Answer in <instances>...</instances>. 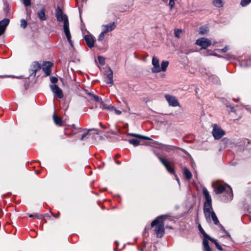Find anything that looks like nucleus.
<instances>
[{
	"label": "nucleus",
	"mask_w": 251,
	"mask_h": 251,
	"mask_svg": "<svg viewBox=\"0 0 251 251\" xmlns=\"http://www.w3.org/2000/svg\"><path fill=\"white\" fill-rule=\"evenodd\" d=\"M50 81L53 83V84H55L58 81V79L56 77H55V76H51L50 77Z\"/></svg>",
	"instance_id": "nucleus-42"
},
{
	"label": "nucleus",
	"mask_w": 251,
	"mask_h": 251,
	"mask_svg": "<svg viewBox=\"0 0 251 251\" xmlns=\"http://www.w3.org/2000/svg\"><path fill=\"white\" fill-rule=\"evenodd\" d=\"M91 130V129L88 130L86 132L83 133V134L81 136V137L80 138L81 140H83L85 139V137L89 134V131Z\"/></svg>",
	"instance_id": "nucleus-39"
},
{
	"label": "nucleus",
	"mask_w": 251,
	"mask_h": 251,
	"mask_svg": "<svg viewBox=\"0 0 251 251\" xmlns=\"http://www.w3.org/2000/svg\"><path fill=\"white\" fill-rule=\"evenodd\" d=\"M63 29L68 42L69 43L70 45L73 47V44L72 41L71 40V35L69 30V23L68 19H65V23H64L63 25Z\"/></svg>",
	"instance_id": "nucleus-4"
},
{
	"label": "nucleus",
	"mask_w": 251,
	"mask_h": 251,
	"mask_svg": "<svg viewBox=\"0 0 251 251\" xmlns=\"http://www.w3.org/2000/svg\"><path fill=\"white\" fill-rule=\"evenodd\" d=\"M53 63L50 61H46L43 63L42 70L45 74V76L50 75L51 72V68Z\"/></svg>",
	"instance_id": "nucleus-10"
},
{
	"label": "nucleus",
	"mask_w": 251,
	"mask_h": 251,
	"mask_svg": "<svg viewBox=\"0 0 251 251\" xmlns=\"http://www.w3.org/2000/svg\"><path fill=\"white\" fill-rule=\"evenodd\" d=\"M209 239H203L202 244L203 247V251H211V249L209 246L208 241Z\"/></svg>",
	"instance_id": "nucleus-21"
},
{
	"label": "nucleus",
	"mask_w": 251,
	"mask_h": 251,
	"mask_svg": "<svg viewBox=\"0 0 251 251\" xmlns=\"http://www.w3.org/2000/svg\"><path fill=\"white\" fill-rule=\"evenodd\" d=\"M208 31V29L206 27H201L200 28V33L201 34H206Z\"/></svg>",
	"instance_id": "nucleus-36"
},
{
	"label": "nucleus",
	"mask_w": 251,
	"mask_h": 251,
	"mask_svg": "<svg viewBox=\"0 0 251 251\" xmlns=\"http://www.w3.org/2000/svg\"><path fill=\"white\" fill-rule=\"evenodd\" d=\"M52 215H53V216H54L55 218H58L59 216V215H60V213L58 212L57 215H54V214H52Z\"/></svg>",
	"instance_id": "nucleus-49"
},
{
	"label": "nucleus",
	"mask_w": 251,
	"mask_h": 251,
	"mask_svg": "<svg viewBox=\"0 0 251 251\" xmlns=\"http://www.w3.org/2000/svg\"><path fill=\"white\" fill-rule=\"evenodd\" d=\"M169 5L170 7V9H172V8H173V7L175 5L174 0H170Z\"/></svg>",
	"instance_id": "nucleus-44"
},
{
	"label": "nucleus",
	"mask_w": 251,
	"mask_h": 251,
	"mask_svg": "<svg viewBox=\"0 0 251 251\" xmlns=\"http://www.w3.org/2000/svg\"><path fill=\"white\" fill-rule=\"evenodd\" d=\"M212 201L204 202L203 205V212L207 221H210V213L213 212Z\"/></svg>",
	"instance_id": "nucleus-3"
},
{
	"label": "nucleus",
	"mask_w": 251,
	"mask_h": 251,
	"mask_svg": "<svg viewBox=\"0 0 251 251\" xmlns=\"http://www.w3.org/2000/svg\"><path fill=\"white\" fill-rule=\"evenodd\" d=\"M115 162L118 165H120L121 164V162L119 161L116 160Z\"/></svg>",
	"instance_id": "nucleus-51"
},
{
	"label": "nucleus",
	"mask_w": 251,
	"mask_h": 251,
	"mask_svg": "<svg viewBox=\"0 0 251 251\" xmlns=\"http://www.w3.org/2000/svg\"><path fill=\"white\" fill-rule=\"evenodd\" d=\"M209 79L214 83H218L219 81V78L216 75H211L209 77Z\"/></svg>",
	"instance_id": "nucleus-34"
},
{
	"label": "nucleus",
	"mask_w": 251,
	"mask_h": 251,
	"mask_svg": "<svg viewBox=\"0 0 251 251\" xmlns=\"http://www.w3.org/2000/svg\"><path fill=\"white\" fill-rule=\"evenodd\" d=\"M167 227H168L170 229H173L172 227V226H167Z\"/></svg>",
	"instance_id": "nucleus-53"
},
{
	"label": "nucleus",
	"mask_w": 251,
	"mask_h": 251,
	"mask_svg": "<svg viewBox=\"0 0 251 251\" xmlns=\"http://www.w3.org/2000/svg\"><path fill=\"white\" fill-rule=\"evenodd\" d=\"M196 44L202 49H206L211 45V42L207 38H200L196 41Z\"/></svg>",
	"instance_id": "nucleus-7"
},
{
	"label": "nucleus",
	"mask_w": 251,
	"mask_h": 251,
	"mask_svg": "<svg viewBox=\"0 0 251 251\" xmlns=\"http://www.w3.org/2000/svg\"><path fill=\"white\" fill-rule=\"evenodd\" d=\"M55 15L58 22H64L65 23V19H68L66 15H64L62 10L59 7L55 9Z\"/></svg>",
	"instance_id": "nucleus-8"
},
{
	"label": "nucleus",
	"mask_w": 251,
	"mask_h": 251,
	"mask_svg": "<svg viewBox=\"0 0 251 251\" xmlns=\"http://www.w3.org/2000/svg\"><path fill=\"white\" fill-rule=\"evenodd\" d=\"M224 58L227 59H230L232 58V56L231 55H227V54H226V56L224 57Z\"/></svg>",
	"instance_id": "nucleus-48"
},
{
	"label": "nucleus",
	"mask_w": 251,
	"mask_h": 251,
	"mask_svg": "<svg viewBox=\"0 0 251 251\" xmlns=\"http://www.w3.org/2000/svg\"><path fill=\"white\" fill-rule=\"evenodd\" d=\"M211 219H212V220L213 221V222L215 225H219L221 229H223V230H224L226 232V231L225 230V228L223 226L220 224L219 220H218L215 213L214 211L210 213V220Z\"/></svg>",
	"instance_id": "nucleus-17"
},
{
	"label": "nucleus",
	"mask_w": 251,
	"mask_h": 251,
	"mask_svg": "<svg viewBox=\"0 0 251 251\" xmlns=\"http://www.w3.org/2000/svg\"><path fill=\"white\" fill-rule=\"evenodd\" d=\"M182 171L183 175L187 180H190L192 178V174L187 167H184Z\"/></svg>",
	"instance_id": "nucleus-18"
},
{
	"label": "nucleus",
	"mask_w": 251,
	"mask_h": 251,
	"mask_svg": "<svg viewBox=\"0 0 251 251\" xmlns=\"http://www.w3.org/2000/svg\"><path fill=\"white\" fill-rule=\"evenodd\" d=\"M152 64L153 68L151 69L152 73L160 72L159 60L155 57H153L152 59Z\"/></svg>",
	"instance_id": "nucleus-13"
},
{
	"label": "nucleus",
	"mask_w": 251,
	"mask_h": 251,
	"mask_svg": "<svg viewBox=\"0 0 251 251\" xmlns=\"http://www.w3.org/2000/svg\"><path fill=\"white\" fill-rule=\"evenodd\" d=\"M114 110H115V113L118 115L121 114V113H122V112L119 110L115 109Z\"/></svg>",
	"instance_id": "nucleus-47"
},
{
	"label": "nucleus",
	"mask_w": 251,
	"mask_h": 251,
	"mask_svg": "<svg viewBox=\"0 0 251 251\" xmlns=\"http://www.w3.org/2000/svg\"><path fill=\"white\" fill-rule=\"evenodd\" d=\"M45 9L43 8L37 12V16L41 21H45L47 19L45 15Z\"/></svg>",
	"instance_id": "nucleus-20"
},
{
	"label": "nucleus",
	"mask_w": 251,
	"mask_h": 251,
	"mask_svg": "<svg viewBox=\"0 0 251 251\" xmlns=\"http://www.w3.org/2000/svg\"><path fill=\"white\" fill-rule=\"evenodd\" d=\"M27 25V22L25 20L22 19L21 20V26L22 28H25L26 27Z\"/></svg>",
	"instance_id": "nucleus-37"
},
{
	"label": "nucleus",
	"mask_w": 251,
	"mask_h": 251,
	"mask_svg": "<svg viewBox=\"0 0 251 251\" xmlns=\"http://www.w3.org/2000/svg\"><path fill=\"white\" fill-rule=\"evenodd\" d=\"M209 240L211 241L212 242L214 243L216 247V248L220 250V251H223V248L219 245V244L217 242V241L215 239H213L211 237H210L209 238Z\"/></svg>",
	"instance_id": "nucleus-31"
},
{
	"label": "nucleus",
	"mask_w": 251,
	"mask_h": 251,
	"mask_svg": "<svg viewBox=\"0 0 251 251\" xmlns=\"http://www.w3.org/2000/svg\"><path fill=\"white\" fill-rule=\"evenodd\" d=\"M148 230L149 229L147 228H146V227L145 228L144 232L143 235V236L144 237H145V236L147 237V236H148V234H147V232H148Z\"/></svg>",
	"instance_id": "nucleus-45"
},
{
	"label": "nucleus",
	"mask_w": 251,
	"mask_h": 251,
	"mask_svg": "<svg viewBox=\"0 0 251 251\" xmlns=\"http://www.w3.org/2000/svg\"><path fill=\"white\" fill-rule=\"evenodd\" d=\"M22 1L25 6L27 7L28 6H30L31 0H22Z\"/></svg>",
	"instance_id": "nucleus-40"
},
{
	"label": "nucleus",
	"mask_w": 251,
	"mask_h": 251,
	"mask_svg": "<svg viewBox=\"0 0 251 251\" xmlns=\"http://www.w3.org/2000/svg\"><path fill=\"white\" fill-rule=\"evenodd\" d=\"M202 193L205 199V202L212 201L211 196L207 189L205 187L202 188Z\"/></svg>",
	"instance_id": "nucleus-19"
},
{
	"label": "nucleus",
	"mask_w": 251,
	"mask_h": 251,
	"mask_svg": "<svg viewBox=\"0 0 251 251\" xmlns=\"http://www.w3.org/2000/svg\"><path fill=\"white\" fill-rule=\"evenodd\" d=\"M198 228L200 232V233L202 235L203 239H209L210 236L204 231V230L202 228L201 225L200 224L198 226Z\"/></svg>",
	"instance_id": "nucleus-23"
},
{
	"label": "nucleus",
	"mask_w": 251,
	"mask_h": 251,
	"mask_svg": "<svg viewBox=\"0 0 251 251\" xmlns=\"http://www.w3.org/2000/svg\"><path fill=\"white\" fill-rule=\"evenodd\" d=\"M213 4L216 7H222L224 5L223 0H214L212 2Z\"/></svg>",
	"instance_id": "nucleus-25"
},
{
	"label": "nucleus",
	"mask_w": 251,
	"mask_h": 251,
	"mask_svg": "<svg viewBox=\"0 0 251 251\" xmlns=\"http://www.w3.org/2000/svg\"><path fill=\"white\" fill-rule=\"evenodd\" d=\"M41 69V64L37 61H34L31 65V69H30V76H35L36 72Z\"/></svg>",
	"instance_id": "nucleus-11"
},
{
	"label": "nucleus",
	"mask_w": 251,
	"mask_h": 251,
	"mask_svg": "<svg viewBox=\"0 0 251 251\" xmlns=\"http://www.w3.org/2000/svg\"><path fill=\"white\" fill-rule=\"evenodd\" d=\"M225 134V131L216 125H213L212 135L215 139L218 140L221 138Z\"/></svg>",
	"instance_id": "nucleus-5"
},
{
	"label": "nucleus",
	"mask_w": 251,
	"mask_h": 251,
	"mask_svg": "<svg viewBox=\"0 0 251 251\" xmlns=\"http://www.w3.org/2000/svg\"><path fill=\"white\" fill-rule=\"evenodd\" d=\"M169 65V62L167 61H163L161 64V67H160V72H165Z\"/></svg>",
	"instance_id": "nucleus-26"
},
{
	"label": "nucleus",
	"mask_w": 251,
	"mask_h": 251,
	"mask_svg": "<svg viewBox=\"0 0 251 251\" xmlns=\"http://www.w3.org/2000/svg\"><path fill=\"white\" fill-rule=\"evenodd\" d=\"M228 50V48L227 46H226L224 48L221 50V51L225 52Z\"/></svg>",
	"instance_id": "nucleus-46"
},
{
	"label": "nucleus",
	"mask_w": 251,
	"mask_h": 251,
	"mask_svg": "<svg viewBox=\"0 0 251 251\" xmlns=\"http://www.w3.org/2000/svg\"><path fill=\"white\" fill-rule=\"evenodd\" d=\"M251 2V0H241L240 2V5L242 7L247 6Z\"/></svg>",
	"instance_id": "nucleus-33"
},
{
	"label": "nucleus",
	"mask_w": 251,
	"mask_h": 251,
	"mask_svg": "<svg viewBox=\"0 0 251 251\" xmlns=\"http://www.w3.org/2000/svg\"><path fill=\"white\" fill-rule=\"evenodd\" d=\"M115 23L113 22L107 25H103L102 27L103 28V31L105 33L109 32L113 30L116 28Z\"/></svg>",
	"instance_id": "nucleus-16"
},
{
	"label": "nucleus",
	"mask_w": 251,
	"mask_h": 251,
	"mask_svg": "<svg viewBox=\"0 0 251 251\" xmlns=\"http://www.w3.org/2000/svg\"><path fill=\"white\" fill-rule=\"evenodd\" d=\"M106 34V33L102 31L99 35V37L98 38V40L99 41L103 40L104 38V34Z\"/></svg>",
	"instance_id": "nucleus-41"
},
{
	"label": "nucleus",
	"mask_w": 251,
	"mask_h": 251,
	"mask_svg": "<svg viewBox=\"0 0 251 251\" xmlns=\"http://www.w3.org/2000/svg\"><path fill=\"white\" fill-rule=\"evenodd\" d=\"M98 59H99V61L100 62V63L101 65H103L105 64V58L101 56H99L98 57Z\"/></svg>",
	"instance_id": "nucleus-38"
},
{
	"label": "nucleus",
	"mask_w": 251,
	"mask_h": 251,
	"mask_svg": "<svg viewBox=\"0 0 251 251\" xmlns=\"http://www.w3.org/2000/svg\"><path fill=\"white\" fill-rule=\"evenodd\" d=\"M119 156H120V155H119V154H117V155H116V157H119Z\"/></svg>",
	"instance_id": "nucleus-56"
},
{
	"label": "nucleus",
	"mask_w": 251,
	"mask_h": 251,
	"mask_svg": "<svg viewBox=\"0 0 251 251\" xmlns=\"http://www.w3.org/2000/svg\"><path fill=\"white\" fill-rule=\"evenodd\" d=\"M181 151H184V150L182 149H181Z\"/></svg>",
	"instance_id": "nucleus-59"
},
{
	"label": "nucleus",
	"mask_w": 251,
	"mask_h": 251,
	"mask_svg": "<svg viewBox=\"0 0 251 251\" xmlns=\"http://www.w3.org/2000/svg\"><path fill=\"white\" fill-rule=\"evenodd\" d=\"M107 77L108 79L107 82L109 84L112 83L113 73L111 70H110V73L107 75Z\"/></svg>",
	"instance_id": "nucleus-32"
},
{
	"label": "nucleus",
	"mask_w": 251,
	"mask_h": 251,
	"mask_svg": "<svg viewBox=\"0 0 251 251\" xmlns=\"http://www.w3.org/2000/svg\"><path fill=\"white\" fill-rule=\"evenodd\" d=\"M9 23V20L8 19H4L0 21V36L4 32Z\"/></svg>",
	"instance_id": "nucleus-15"
},
{
	"label": "nucleus",
	"mask_w": 251,
	"mask_h": 251,
	"mask_svg": "<svg viewBox=\"0 0 251 251\" xmlns=\"http://www.w3.org/2000/svg\"><path fill=\"white\" fill-rule=\"evenodd\" d=\"M173 149H179L178 148H177V147H175V146H173Z\"/></svg>",
	"instance_id": "nucleus-54"
},
{
	"label": "nucleus",
	"mask_w": 251,
	"mask_h": 251,
	"mask_svg": "<svg viewBox=\"0 0 251 251\" xmlns=\"http://www.w3.org/2000/svg\"><path fill=\"white\" fill-rule=\"evenodd\" d=\"M212 186L216 194H225L226 201H230L232 199L233 193L232 189L227 184L217 183L213 184Z\"/></svg>",
	"instance_id": "nucleus-2"
},
{
	"label": "nucleus",
	"mask_w": 251,
	"mask_h": 251,
	"mask_svg": "<svg viewBox=\"0 0 251 251\" xmlns=\"http://www.w3.org/2000/svg\"><path fill=\"white\" fill-rule=\"evenodd\" d=\"M100 103V107L102 109H113V107L111 106H107L104 102L101 100V98L100 99V101H99Z\"/></svg>",
	"instance_id": "nucleus-24"
},
{
	"label": "nucleus",
	"mask_w": 251,
	"mask_h": 251,
	"mask_svg": "<svg viewBox=\"0 0 251 251\" xmlns=\"http://www.w3.org/2000/svg\"><path fill=\"white\" fill-rule=\"evenodd\" d=\"M81 128H77L74 125H73L72 126V132L70 134L68 135V136H71L72 135H74L76 134L77 132H79V130H81Z\"/></svg>",
	"instance_id": "nucleus-30"
},
{
	"label": "nucleus",
	"mask_w": 251,
	"mask_h": 251,
	"mask_svg": "<svg viewBox=\"0 0 251 251\" xmlns=\"http://www.w3.org/2000/svg\"><path fill=\"white\" fill-rule=\"evenodd\" d=\"M234 100H235V101H237L238 100H236V99H234Z\"/></svg>",
	"instance_id": "nucleus-58"
},
{
	"label": "nucleus",
	"mask_w": 251,
	"mask_h": 251,
	"mask_svg": "<svg viewBox=\"0 0 251 251\" xmlns=\"http://www.w3.org/2000/svg\"><path fill=\"white\" fill-rule=\"evenodd\" d=\"M213 55H214V56H218V57H222V56L219 55H218V54H216V53H214V54H213Z\"/></svg>",
	"instance_id": "nucleus-50"
},
{
	"label": "nucleus",
	"mask_w": 251,
	"mask_h": 251,
	"mask_svg": "<svg viewBox=\"0 0 251 251\" xmlns=\"http://www.w3.org/2000/svg\"><path fill=\"white\" fill-rule=\"evenodd\" d=\"M128 142L133 145L134 146L136 147L140 144V141L137 139H129Z\"/></svg>",
	"instance_id": "nucleus-29"
},
{
	"label": "nucleus",
	"mask_w": 251,
	"mask_h": 251,
	"mask_svg": "<svg viewBox=\"0 0 251 251\" xmlns=\"http://www.w3.org/2000/svg\"><path fill=\"white\" fill-rule=\"evenodd\" d=\"M84 40L86 43L87 45L90 48H92L94 46L95 40L92 35L89 34L86 35L84 36Z\"/></svg>",
	"instance_id": "nucleus-14"
},
{
	"label": "nucleus",
	"mask_w": 251,
	"mask_h": 251,
	"mask_svg": "<svg viewBox=\"0 0 251 251\" xmlns=\"http://www.w3.org/2000/svg\"><path fill=\"white\" fill-rule=\"evenodd\" d=\"M165 98L167 101L169 106L173 107H176L179 106V102L176 97L169 94H166L165 95Z\"/></svg>",
	"instance_id": "nucleus-6"
},
{
	"label": "nucleus",
	"mask_w": 251,
	"mask_h": 251,
	"mask_svg": "<svg viewBox=\"0 0 251 251\" xmlns=\"http://www.w3.org/2000/svg\"><path fill=\"white\" fill-rule=\"evenodd\" d=\"M226 234H227V236H228L230 237V235L229 234V233H227V232H226Z\"/></svg>",
	"instance_id": "nucleus-55"
},
{
	"label": "nucleus",
	"mask_w": 251,
	"mask_h": 251,
	"mask_svg": "<svg viewBox=\"0 0 251 251\" xmlns=\"http://www.w3.org/2000/svg\"><path fill=\"white\" fill-rule=\"evenodd\" d=\"M88 95L92 99L94 100V101L98 102L100 101V98L98 95H95L92 93H88Z\"/></svg>",
	"instance_id": "nucleus-28"
},
{
	"label": "nucleus",
	"mask_w": 251,
	"mask_h": 251,
	"mask_svg": "<svg viewBox=\"0 0 251 251\" xmlns=\"http://www.w3.org/2000/svg\"><path fill=\"white\" fill-rule=\"evenodd\" d=\"M41 216V215L40 216L37 214H33H33L29 215V217L34 218H37V219H40Z\"/></svg>",
	"instance_id": "nucleus-43"
},
{
	"label": "nucleus",
	"mask_w": 251,
	"mask_h": 251,
	"mask_svg": "<svg viewBox=\"0 0 251 251\" xmlns=\"http://www.w3.org/2000/svg\"><path fill=\"white\" fill-rule=\"evenodd\" d=\"M50 88L54 95L59 99L63 98V93L62 90L57 85H50Z\"/></svg>",
	"instance_id": "nucleus-9"
},
{
	"label": "nucleus",
	"mask_w": 251,
	"mask_h": 251,
	"mask_svg": "<svg viewBox=\"0 0 251 251\" xmlns=\"http://www.w3.org/2000/svg\"><path fill=\"white\" fill-rule=\"evenodd\" d=\"M181 32H182V30L181 29H175V36L176 38H179L180 37V33Z\"/></svg>",
	"instance_id": "nucleus-35"
},
{
	"label": "nucleus",
	"mask_w": 251,
	"mask_h": 251,
	"mask_svg": "<svg viewBox=\"0 0 251 251\" xmlns=\"http://www.w3.org/2000/svg\"><path fill=\"white\" fill-rule=\"evenodd\" d=\"M128 135L132 136V137H138L139 138L143 139H145V140H151V139L150 137H147V136H142V135H138V134H135V133H129V134H128Z\"/></svg>",
	"instance_id": "nucleus-27"
},
{
	"label": "nucleus",
	"mask_w": 251,
	"mask_h": 251,
	"mask_svg": "<svg viewBox=\"0 0 251 251\" xmlns=\"http://www.w3.org/2000/svg\"><path fill=\"white\" fill-rule=\"evenodd\" d=\"M158 158L160 161L164 165L167 171L171 174L176 175L175 171L174 168L170 166V163L165 159L158 156Z\"/></svg>",
	"instance_id": "nucleus-12"
},
{
	"label": "nucleus",
	"mask_w": 251,
	"mask_h": 251,
	"mask_svg": "<svg viewBox=\"0 0 251 251\" xmlns=\"http://www.w3.org/2000/svg\"><path fill=\"white\" fill-rule=\"evenodd\" d=\"M10 76V77H15V76H14V75H12V76Z\"/></svg>",
	"instance_id": "nucleus-57"
},
{
	"label": "nucleus",
	"mask_w": 251,
	"mask_h": 251,
	"mask_svg": "<svg viewBox=\"0 0 251 251\" xmlns=\"http://www.w3.org/2000/svg\"><path fill=\"white\" fill-rule=\"evenodd\" d=\"M166 218L165 215L158 216L151 223V226L154 228V231L157 238H161L165 233L164 220Z\"/></svg>",
	"instance_id": "nucleus-1"
},
{
	"label": "nucleus",
	"mask_w": 251,
	"mask_h": 251,
	"mask_svg": "<svg viewBox=\"0 0 251 251\" xmlns=\"http://www.w3.org/2000/svg\"><path fill=\"white\" fill-rule=\"evenodd\" d=\"M176 175V176L177 177V178H176L177 181H178V182H179V180L178 178L177 177L176 175Z\"/></svg>",
	"instance_id": "nucleus-52"
},
{
	"label": "nucleus",
	"mask_w": 251,
	"mask_h": 251,
	"mask_svg": "<svg viewBox=\"0 0 251 251\" xmlns=\"http://www.w3.org/2000/svg\"><path fill=\"white\" fill-rule=\"evenodd\" d=\"M53 118L54 122L56 125L59 126H62L63 121L61 119V118H60V117H59L58 116H56L55 114L53 115Z\"/></svg>",
	"instance_id": "nucleus-22"
}]
</instances>
